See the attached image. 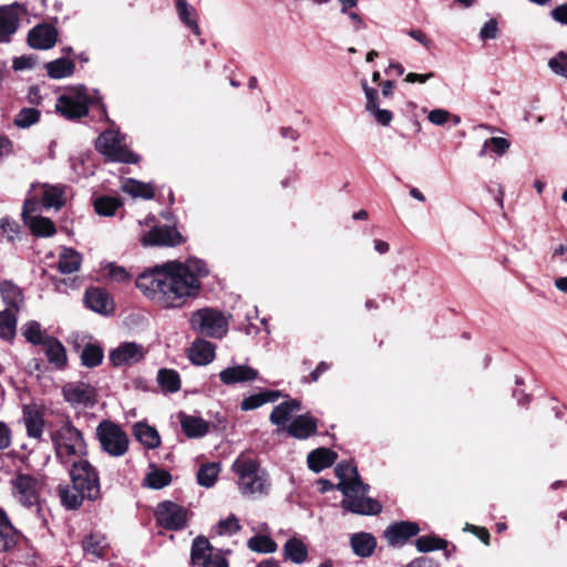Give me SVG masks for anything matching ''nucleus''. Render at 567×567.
<instances>
[{
	"label": "nucleus",
	"instance_id": "9",
	"mask_svg": "<svg viewBox=\"0 0 567 567\" xmlns=\"http://www.w3.org/2000/svg\"><path fill=\"white\" fill-rule=\"evenodd\" d=\"M92 102L87 89L81 85L60 95L55 109L65 118L78 120L87 115Z\"/></svg>",
	"mask_w": 567,
	"mask_h": 567
},
{
	"label": "nucleus",
	"instance_id": "13",
	"mask_svg": "<svg viewBox=\"0 0 567 567\" xmlns=\"http://www.w3.org/2000/svg\"><path fill=\"white\" fill-rule=\"evenodd\" d=\"M64 400L72 406H93L96 402V390L89 383L74 381L63 385Z\"/></svg>",
	"mask_w": 567,
	"mask_h": 567
},
{
	"label": "nucleus",
	"instance_id": "18",
	"mask_svg": "<svg viewBox=\"0 0 567 567\" xmlns=\"http://www.w3.org/2000/svg\"><path fill=\"white\" fill-rule=\"evenodd\" d=\"M20 6L14 3L0 8V42H10L19 27Z\"/></svg>",
	"mask_w": 567,
	"mask_h": 567
},
{
	"label": "nucleus",
	"instance_id": "27",
	"mask_svg": "<svg viewBox=\"0 0 567 567\" xmlns=\"http://www.w3.org/2000/svg\"><path fill=\"white\" fill-rule=\"evenodd\" d=\"M317 431V422L307 415L297 416L288 426L287 432L299 440L308 439Z\"/></svg>",
	"mask_w": 567,
	"mask_h": 567
},
{
	"label": "nucleus",
	"instance_id": "54",
	"mask_svg": "<svg viewBox=\"0 0 567 567\" xmlns=\"http://www.w3.org/2000/svg\"><path fill=\"white\" fill-rule=\"evenodd\" d=\"M548 66L554 73L567 79V53L559 52L548 61Z\"/></svg>",
	"mask_w": 567,
	"mask_h": 567
},
{
	"label": "nucleus",
	"instance_id": "45",
	"mask_svg": "<svg viewBox=\"0 0 567 567\" xmlns=\"http://www.w3.org/2000/svg\"><path fill=\"white\" fill-rule=\"evenodd\" d=\"M41 112L34 107L21 109L13 120V124L19 128H29L40 121Z\"/></svg>",
	"mask_w": 567,
	"mask_h": 567
},
{
	"label": "nucleus",
	"instance_id": "3",
	"mask_svg": "<svg viewBox=\"0 0 567 567\" xmlns=\"http://www.w3.org/2000/svg\"><path fill=\"white\" fill-rule=\"evenodd\" d=\"M231 470L238 477L237 483L241 495L258 498L269 493L268 474L256 460L240 455L233 463Z\"/></svg>",
	"mask_w": 567,
	"mask_h": 567
},
{
	"label": "nucleus",
	"instance_id": "50",
	"mask_svg": "<svg viewBox=\"0 0 567 567\" xmlns=\"http://www.w3.org/2000/svg\"><path fill=\"white\" fill-rule=\"evenodd\" d=\"M248 547L252 551L265 554L274 553L277 550V544L272 540V538L266 535H257L251 537L248 540Z\"/></svg>",
	"mask_w": 567,
	"mask_h": 567
},
{
	"label": "nucleus",
	"instance_id": "55",
	"mask_svg": "<svg viewBox=\"0 0 567 567\" xmlns=\"http://www.w3.org/2000/svg\"><path fill=\"white\" fill-rule=\"evenodd\" d=\"M105 274L112 280L122 282L128 278V272L125 268L117 266L115 264H110L105 267Z\"/></svg>",
	"mask_w": 567,
	"mask_h": 567
},
{
	"label": "nucleus",
	"instance_id": "48",
	"mask_svg": "<svg viewBox=\"0 0 567 567\" xmlns=\"http://www.w3.org/2000/svg\"><path fill=\"white\" fill-rule=\"evenodd\" d=\"M104 353L103 349L97 344H86L82 351V364L89 368H94L101 364Z\"/></svg>",
	"mask_w": 567,
	"mask_h": 567
},
{
	"label": "nucleus",
	"instance_id": "26",
	"mask_svg": "<svg viewBox=\"0 0 567 567\" xmlns=\"http://www.w3.org/2000/svg\"><path fill=\"white\" fill-rule=\"evenodd\" d=\"M189 360L197 365L210 363L215 358V347L204 339L195 340L188 350Z\"/></svg>",
	"mask_w": 567,
	"mask_h": 567
},
{
	"label": "nucleus",
	"instance_id": "23",
	"mask_svg": "<svg viewBox=\"0 0 567 567\" xmlns=\"http://www.w3.org/2000/svg\"><path fill=\"white\" fill-rule=\"evenodd\" d=\"M23 421L28 435L40 440L44 427L43 412L35 405H27L23 408Z\"/></svg>",
	"mask_w": 567,
	"mask_h": 567
},
{
	"label": "nucleus",
	"instance_id": "12",
	"mask_svg": "<svg viewBox=\"0 0 567 567\" xmlns=\"http://www.w3.org/2000/svg\"><path fill=\"white\" fill-rule=\"evenodd\" d=\"M155 517L162 527L169 530H179L187 525L188 511L177 503L164 501L156 506Z\"/></svg>",
	"mask_w": 567,
	"mask_h": 567
},
{
	"label": "nucleus",
	"instance_id": "51",
	"mask_svg": "<svg viewBox=\"0 0 567 567\" xmlns=\"http://www.w3.org/2000/svg\"><path fill=\"white\" fill-rule=\"evenodd\" d=\"M415 546L420 553H429L436 549H445L447 542L435 536H421L416 539Z\"/></svg>",
	"mask_w": 567,
	"mask_h": 567
},
{
	"label": "nucleus",
	"instance_id": "2",
	"mask_svg": "<svg viewBox=\"0 0 567 567\" xmlns=\"http://www.w3.org/2000/svg\"><path fill=\"white\" fill-rule=\"evenodd\" d=\"M334 472L339 478L336 487L344 495L341 502L344 509L359 515H375L381 512V504L367 496L369 485L360 480L354 465L341 462L336 466Z\"/></svg>",
	"mask_w": 567,
	"mask_h": 567
},
{
	"label": "nucleus",
	"instance_id": "46",
	"mask_svg": "<svg viewBox=\"0 0 567 567\" xmlns=\"http://www.w3.org/2000/svg\"><path fill=\"white\" fill-rule=\"evenodd\" d=\"M22 333L28 342L32 344H44L50 336H47L38 321H29L22 328Z\"/></svg>",
	"mask_w": 567,
	"mask_h": 567
},
{
	"label": "nucleus",
	"instance_id": "25",
	"mask_svg": "<svg viewBox=\"0 0 567 567\" xmlns=\"http://www.w3.org/2000/svg\"><path fill=\"white\" fill-rule=\"evenodd\" d=\"M18 540V530L11 524L7 513L0 508V553L13 549Z\"/></svg>",
	"mask_w": 567,
	"mask_h": 567
},
{
	"label": "nucleus",
	"instance_id": "29",
	"mask_svg": "<svg viewBox=\"0 0 567 567\" xmlns=\"http://www.w3.org/2000/svg\"><path fill=\"white\" fill-rule=\"evenodd\" d=\"M353 553L362 558L370 557L377 547V539L369 533H357L350 538Z\"/></svg>",
	"mask_w": 567,
	"mask_h": 567
},
{
	"label": "nucleus",
	"instance_id": "30",
	"mask_svg": "<svg viewBox=\"0 0 567 567\" xmlns=\"http://www.w3.org/2000/svg\"><path fill=\"white\" fill-rule=\"evenodd\" d=\"M65 200L64 187L49 184L42 186V205L45 209L59 210L64 206Z\"/></svg>",
	"mask_w": 567,
	"mask_h": 567
},
{
	"label": "nucleus",
	"instance_id": "60",
	"mask_svg": "<svg viewBox=\"0 0 567 567\" xmlns=\"http://www.w3.org/2000/svg\"><path fill=\"white\" fill-rule=\"evenodd\" d=\"M11 444V431L8 425L0 421V450H6Z\"/></svg>",
	"mask_w": 567,
	"mask_h": 567
},
{
	"label": "nucleus",
	"instance_id": "52",
	"mask_svg": "<svg viewBox=\"0 0 567 567\" xmlns=\"http://www.w3.org/2000/svg\"><path fill=\"white\" fill-rule=\"evenodd\" d=\"M509 146V142L504 137H491L484 142L478 155L481 157L485 156L488 148H492L497 155H503L508 151Z\"/></svg>",
	"mask_w": 567,
	"mask_h": 567
},
{
	"label": "nucleus",
	"instance_id": "6",
	"mask_svg": "<svg viewBox=\"0 0 567 567\" xmlns=\"http://www.w3.org/2000/svg\"><path fill=\"white\" fill-rule=\"evenodd\" d=\"M96 150L111 162L135 164L138 156L131 152L125 137L120 132L107 130L99 135L95 142Z\"/></svg>",
	"mask_w": 567,
	"mask_h": 567
},
{
	"label": "nucleus",
	"instance_id": "40",
	"mask_svg": "<svg viewBox=\"0 0 567 567\" xmlns=\"http://www.w3.org/2000/svg\"><path fill=\"white\" fill-rule=\"evenodd\" d=\"M122 190L132 197L152 199L155 195L154 187L148 183H142L133 178L123 182Z\"/></svg>",
	"mask_w": 567,
	"mask_h": 567
},
{
	"label": "nucleus",
	"instance_id": "5",
	"mask_svg": "<svg viewBox=\"0 0 567 567\" xmlns=\"http://www.w3.org/2000/svg\"><path fill=\"white\" fill-rule=\"evenodd\" d=\"M95 435L101 450L107 455L121 457L127 453L130 439L118 424L110 420H103L96 426Z\"/></svg>",
	"mask_w": 567,
	"mask_h": 567
},
{
	"label": "nucleus",
	"instance_id": "58",
	"mask_svg": "<svg viewBox=\"0 0 567 567\" xmlns=\"http://www.w3.org/2000/svg\"><path fill=\"white\" fill-rule=\"evenodd\" d=\"M427 118L434 125H443L449 121L450 112L443 109H435L429 113Z\"/></svg>",
	"mask_w": 567,
	"mask_h": 567
},
{
	"label": "nucleus",
	"instance_id": "57",
	"mask_svg": "<svg viewBox=\"0 0 567 567\" xmlns=\"http://www.w3.org/2000/svg\"><path fill=\"white\" fill-rule=\"evenodd\" d=\"M497 37V22L494 19L488 20L484 23L480 32L482 40H492Z\"/></svg>",
	"mask_w": 567,
	"mask_h": 567
},
{
	"label": "nucleus",
	"instance_id": "34",
	"mask_svg": "<svg viewBox=\"0 0 567 567\" xmlns=\"http://www.w3.org/2000/svg\"><path fill=\"white\" fill-rule=\"evenodd\" d=\"M59 496L63 506L68 509L79 508L83 501L86 498V493H82L79 488H75L73 483L66 485H59Z\"/></svg>",
	"mask_w": 567,
	"mask_h": 567
},
{
	"label": "nucleus",
	"instance_id": "56",
	"mask_svg": "<svg viewBox=\"0 0 567 567\" xmlns=\"http://www.w3.org/2000/svg\"><path fill=\"white\" fill-rule=\"evenodd\" d=\"M265 404V399L261 393L250 395L243 400L240 408L243 411H250Z\"/></svg>",
	"mask_w": 567,
	"mask_h": 567
},
{
	"label": "nucleus",
	"instance_id": "19",
	"mask_svg": "<svg viewBox=\"0 0 567 567\" xmlns=\"http://www.w3.org/2000/svg\"><path fill=\"white\" fill-rule=\"evenodd\" d=\"M258 378V371L249 365L237 364L219 372V379L225 385L251 382Z\"/></svg>",
	"mask_w": 567,
	"mask_h": 567
},
{
	"label": "nucleus",
	"instance_id": "47",
	"mask_svg": "<svg viewBox=\"0 0 567 567\" xmlns=\"http://www.w3.org/2000/svg\"><path fill=\"white\" fill-rule=\"evenodd\" d=\"M120 206L121 202L111 196H101L94 200V209L100 216H113Z\"/></svg>",
	"mask_w": 567,
	"mask_h": 567
},
{
	"label": "nucleus",
	"instance_id": "14",
	"mask_svg": "<svg viewBox=\"0 0 567 567\" xmlns=\"http://www.w3.org/2000/svg\"><path fill=\"white\" fill-rule=\"evenodd\" d=\"M37 210V200L28 198L24 202L22 209V218L24 224L30 228L33 235L40 237L53 236L56 231L55 225L50 218L42 216H33L32 213Z\"/></svg>",
	"mask_w": 567,
	"mask_h": 567
},
{
	"label": "nucleus",
	"instance_id": "24",
	"mask_svg": "<svg viewBox=\"0 0 567 567\" xmlns=\"http://www.w3.org/2000/svg\"><path fill=\"white\" fill-rule=\"evenodd\" d=\"M85 303L95 312L109 313L113 309V302L109 293L99 287L89 288L85 291Z\"/></svg>",
	"mask_w": 567,
	"mask_h": 567
},
{
	"label": "nucleus",
	"instance_id": "59",
	"mask_svg": "<svg viewBox=\"0 0 567 567\" xmlns=\"http://www.w3.org/2000/svg\"><path fill=\"white\" fill-rule=\"evenodd\" d=\"M18 224L16 221L10 220L9 218L0 219V229L2 234H7L9 240H13L16 234L18 233Z\"/></svg>",
	"mask_w": 567,
	"mask_h": 567
},
{
	"label": "nucleus",
	"instance_id": "53",
	"mask_svg": "<svg viewBox=\"0 0 567 567\" xmlns=\"http://www.w3.org/2000/svg\"><path fill=\"white\" fill-rule=\"evenodd\" d=\"M216 529L219 535H234L240 530V525L236 516L230 515L226 519L219 520Z\"/></svg>",
	"mask_w": 567,
	"mask_h": 567
},
{
	"label": "nucleus",
	"instance_id": "44",
	"mask_svg": "<svg viewBox=\"0 0 567 567\" xmlns=\"http://www.w3.org/2000/svg\"><path fill=\"white\" fill-rule=\"evenodd\" d=\"M17 317L11 309L0 312V338L11 340L16 336Z\"/></svg>",
	"mask_w": 567,
	"mask_h": 567
},
{
	"label": "nucleus",
	"instance_id": "35",
	"mask_svg": "<svg viewBox=\"0 0 567 567\" xmlns=\"http://www.w3.org/2000/svg\"><path fill=\"white\" fill-rule=\"evenodd\" d=\"M48 361L58 369H63L66 364V351L64 346L56 338H48L43 344Z\"/></svg>",
	"mask_w": 567,
	"mask_h": 567
},
{
	"label": "nucleus",
	"instance_id": "39",
	"mask_svg": "<svg viewBox=\"0 0 567 567\" xmlns=\"http://www.w3.org/2000/svg\"><path fill=\"white\" fill-rule=\"evenodd\" d=\"M176 9L181 21L188 27L194 34L199 35L200 29L197 22L196 10L185 0H177Z\"/></svg>",
	"mask_w": 567,
	"mask_h": 567
},
{
	"label": "nucleus",
	"instance_id": "4",
	"mask_svg": "<svg viewBox=\"0 0 567 567\" xmlns=\"http://www.w3.org/2000/svg\"><path fill=\"white\" fill-rule=\"evenodd\" d=\"M56 457L63 463H72V458H84L87 445L83 434L69 420L63 421L52 433Z\"/></svg>",
	"mask_w": 567,
	"mask_h": 567
},
{
	"label": "nucleus",
	"instance_id": "43",
	"mask_svg": "<svg viewBox=\"0 0 567 567\" xmlns=\"http://www.w3.org/2000/svg\"><path fill=\"white\" fill-rule=\"evenodd\" d=\"M157 381L165 392H177L181 389L179 374L172 369H161L157 374Z\"/></svg>",
	"mask_w": 567,
	"mask_h": 567
},
{
	"label": "nucleus",
	"instance_id": "20",
	"mask_svg": "<svg viewBox=\"0 0 567 567\" xmlns=\"http://www.w3.org/2000/svg\"><path fill=\"white\" fill-rule=\"evenodd\" d=\"M362 87L367 97L365 110L382 126H388L392 122L393 114L389 110L380 109L378 104V91L369 87L367 81L362 82Z\"/></svg>",
	"mask_w": 567,
	"mask_h": 567
},
{
	"label": "nucleus",
	"instance_id": "7",
	"mask_svg": "<svg viewBox=\"0 0 567 567\" xmlns=\"http://www.w3.org/2000/svg\"><path fill=\"white\" fill-rule=\"evenodd\" d=\"M70 477L75 488H79L82 493H86L87 499L95 501L100 497L101 486L99 472L86 458L72 461Z\"/></svg>",
	"mask_w": 567,
	"mask_h": 567
},
{
	"label": "nucleus",
	"instance_id": "62",
	"mask_svg": "<svg viewBox=\"0 0 567 567\" xmlns=\"http://www.w3.org/2000/svg\"><path fill=\"white\" fill-rule=\"evenodd\" d=\"M34 64V59L32 56L22 55L19 58H16L13 60V69L14 70H25L31 69Z\"/></svg>",
	"mask_w": 567,
	"mask_h": 567
},
{
	"label": "nucleus",
	"instance_id": "36",
	"mask_svg": "<svg viewBox=\"0 0 567 567\" xmlns=\"http://www.w3.org/2000/svg\"><path fill=\"white\" fill-rule=\"evenodd\" d=\"M49 78L60 80L69 78L74 73L75 63L72 60L60 58L45 64Z\"/></svg>",
	"mask_w": 567,
	"mask_h": 567
},
{
	"label": "nucleus",
	"instance_id": "38",
	"mask_svg": "<svg viewBox=\"0 0 567 567\" xmlns=\"http://www.w3.org/2000/svg\"><path fill=\"white\" fill-rule=\"evenodd\" d=\"M300 410V402L297 400H289L278 404L270 414L271 423L276 425H284L291 417L293 412Z\"/></svg>",
	"mask_w": 567,
	"mask_h": 567
},
{
	"label": "nucleus",
	"instance_id": "22",
	"mask_svg": "<svg viewBox=\"0 0 567 567\" xmlns=\"http://www.w3.org/2000/svg\"><path fill=\"white\" fill-rule=\"evenodd\" d=\"M178 420L184 434L189 439H199L209 432V423L200 416L181 412L178 414Z\"/></svg>",
	"mask_w": 567,
	"mask_h": 567
},
{
	"label": "nucleus",
	"instance_id": "37",
	"mask_svg": "<svg viewBox=\"0 0 567 567\" xmlns=\"http://www.w3.org/2000/svg\"><path fill=\"white\" fill-rule=\"evenodd\" d=\"M81 255L73 248H63L59 255L58 269L62 274H72L80 269Z\"/></svg>",
	"mask_w": 567,
	"mask_h": 567
},
{
	"label": "nucleus",
	"instance_id": "15",
	"mask_svg": "<svg viewBox=\"0 0 567 567\" xmlns=\"http://www.w3.org/2000/svg\"><path fill=\"white\" fill-rule=\"evenodd\" d=\"M59 32L49 23H40L28 33V44L35 50L52 49L58 42Z\"/></svg>",
	"mask_w": 567,
	"mask_h": 567
},
{
	"label": "nucleus",
	"instance_id": "41",
	"mask_svg": "<svg viewBox=\"0 0 567 567\" xmlns=\"http://www.w3.org/2000/svg\"><path fill=\"white\" fill-rule=\"evenodd\" d=\"M172 482L169 472L161 468L153 467L144 478L143 484L152 489H161Z\"/></svg>",
	"mask_w": 567,
	"mask_h": 567
},
{
	"label": "nucleus",
	"instance_id": "1",
	"mask_svg": "<svg viewBox=\"0 0 567 567\" xmlns=\"http://www.w3.org/2000/svg\"><path fill=\"white\" fill-rule=\"evenodd\" d=\"M208 275L206 264L197 258L166 261L141 274L136 287L164 309H178L195 299L202 278Z\"/></svg>",
	"mask_w": 567,
	"mask_h": 567
},
{
	"label": "nucleus",
	"instance_id": "10",
	"mask_svg": "<svg viewBox=\"0 0 567 567\" xmlns=\"http://www.w3.org/2000/svg\"><path fill=\"white\" fill-rule=\"evenodd\" d=\"M13 498L24 507H38L42 482L28 473H17L10 481Z\"/></svg>",
	"mask_w": 567,
	"mask_h": 567
},
{
	"label": "nucleus",
	"instance_id": "28",
	"mask_svg": "<svg viewBox=\"0 0 567 567\" xmlns=\"http://www.w3.org/2000/svg\"><path fill=\"white\" fill-rule=\"evenodd\" d=\"M336 460L337 453L326 447H320L310 452L307 457L309 468L316 473L330 467Z\"/></svg>",
	"mask_w": 567,
	"mask_h": 567
},
{
	"label": "nucleus",
	"instance_id": "63",
	"mask_svg": "<svg viewBox=\"0 0 567 567\" xmlns=\"http://www.w3.org/2000/svg\"><path fill=\"white\" fill-rule=\"evenodd\" d=\"M408 34L412 39H414L415 41L421 43L423 47H425L426 49L431 48V41L429 40V38L425 35V33L422 30L412 29V30L408 31Z\"/></svg>",
	"mask_w": 567,
	"mask_h": 567
},
{
	"label": "nucleus",
	"instance_id": "33",
	"mask_svg": "<svg viewBox=\"0 0 567 567\" xmlns=\"http://www.w3.org/2000/svg\"><path fill=\"white\" fill-rule=\"evenodd\" d=\"M0 292L3 302L8 309L19 311L24 305V298L21 289L12 281H3L0 284Z\"/></svg>",
	"mask_w": 567,
	"mask_h": 567
},
{
	"label": "nucleus",
	"instance_id": "32",
	"mask_svg": "<svg viewBox=\"0 0 567 567\" xmlns=\"http://www.w3.org/2000/svg\"><path fill=\"white\" fill-rule=\"evenodd\" d=\"M284 556L296 565L303 564L308 558V547L302 539L292 537L284 545Z\"/></svg>",
	"mask_w": 567,
	"mask_h": 567
},
{
	"label": "nucleus",
	"instance_id": "21",
	"mask_svg": "<svg viewBox=\"0 0 567 567\" xmlns=\"http://www.w3.org/2000/svg\"><path fill=\"white\" fill-rule=\"evenodd\" d=\"M420 527L413 522H400L390 525L384 532V536L389 544L398 545L404 543L412 536L417 535Z\"/></svg>",
	"mask_w": 567,
	"mask_h": 567
},
{
	"label": "nucleus",
	"instance_id": "64",
	"mask_svg": "<svg viewBox=\"0 0 567 567\" xmlns=\"http://www.w3.org/2000/svg\"><path fill=\"white\" fill-rule=\"evenodd\" d=\"M434 76L433 72L425 73V74H419L414 72H410L405 76V81L409 83H425L427 80L432 79Z\"/></svg>",
	"mask_w": 567,
	"mask_h": 567
},
{
	"label": "nucleus",
	"instance_id": "16",
	"mask_svg": "<svg viewBox=\"0 0 567 567\" xmlns=\"http://www.w3.org/2000/svg\"><path fill=\"white\" fill-rule=\"evenodd\" d=\"M109 358L114 367L132 365L144 358V350L135 342H123L110 352Z\"/></svg>",
	"mask_w": 567,
	"mask_h": 567
},
{
	"label": "nucleus",
	"instance_id": "17",
	"mask_svg": "<svg viewBox=\"0 0 567 567\" xmlns=\"http://www.w3.org/2000/svg\"><path fill=\"white\" fill-rule=\"evenodd\" d=\"M182 241V235L171 226H156L142 238L144 246H177Z\"/></svg>",
	"mask_w": 567,
	"mask_h": 567
},
{
	"label": "nucleus",
	"instance_id": "11",
	"mask_svg": "<svg viewBox=\"0 0 567 567\" xmlns=\"http://www.w3.org/2000/svg\"><path fill=\"white\" fill-rule=\"evenodd\" d=\"M190 561L194 567H228L227 559L219 551H215L204 536H197L193 540Z\"/></svg>",
	"mask_w": 567,
	"mask_h": 567
},
{
	"label": "nucleus",
	"instance_id": "8",
	"mask_svg": "<svg viewBox=\"0 0 567 567\" xmlns=\"http://www.w3.org/2000/svg\"><path fill=\"white\" fill-rule=\"evenodd\" d=\"M192 328L198 333L210 338H223L228 330V321L223 312L213 308H203L192 313Z\"/></svg>",
	"mask_w": 567,
	"mask_h": 567
},
{
	"label": "nucleus",
	"instance_id": "42",
	"mask_svg": "<svg viewBox=\"0 0 567 567\" xmlns=\"http://www.w3.org/2000/svg\"><path fill=\"white\" fill-rule=\"evenodd\" d=\"M82 548L84 553L101 558L104 556L106 548L105 538L101 535L90 534L82 540Z\"/></svg>",
	"mask_w": 567,
	"mask_h": 567
},
{
	"label": "nucleus",
	"instance_id": "49",
	"mask_svg": "<svg viewBox=\"0 0 567 567\" xmlns=\"http://www.w3.org/2000/svg\"><path fill=\"white\" fill-rule=\"evenodd\" d=\"M219 474V466L216 463H208L200 466L197 472V482L204 487H212Z\"/></svg>",
	"mask_w": 567,
	"mask_h": 567
},
{
	"label": "nucleus",
	"instance_id": "61",
	"mask_svg": "<svg viewBox=\"0 0 567 567\" xmlns=\"http://www.w3.org/2000/svg\"><path fill=\"white\" fill-rule=\"evenodd\" d=\"M550 14L555 21L567 24V3L556 7Z\"/></svg>",
	"mask_w": 567,
	"mask_h": 567
},
{
	"label": "nucleus",
	"instance_id": "31",
	"mask_svg": "<svg viewBox=\"0 0 567 567\" xmlns=\"http://www.w3.org/2000/svg\"><path fill=\"white\" fill-rule=\"evenodd\" d=\"M133 434L146 449L153 450L158 447L161 444V436L157 430L146 423H136L133 426Z\"/></svg>",
	"mask_w": 567,
	"mask_h": 567
}]
</instances>
